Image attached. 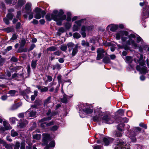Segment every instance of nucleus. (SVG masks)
I'll return each instance as SVG.
<instances>
[{"instance_id":"25","label":"nucleus","mask_w":149,"mask_h":149,"mask_svg":"<svg viewBox=\"0 0 149 149\" xmlns=\"http://www.w3.org/2000/svg\"><path fill=\"white\" fill-rule=\"evenodd\" d=\"M81 45L85 47H89L90 46L89 43L87 41H85L84 40H82L81 42Z\"/></svg>"},{"instance_id":"57","label":"nucleus","mask_w":149,"mask_h":149,"mask_svg":"<svg viewBox=\"0 0 149 149\" xmlns=\"http://www.w3.org/2000/svg\"><path fill=\"white\" fill-rule=\"evenodd\" d=\"M4 127L5 130H8L12 129L11 127L9 124H8L5 126H4Z\"/></svg>"},{"instance_id":"34","label":"nucleus","mask_w":149,"mask_h":149,"mask_svg":"<svg viewBox=\"0 0 149 149\" xmlns=\"http://www.w3.org/2000/svg\"><path fill=\"white\" fill-rule=\"evenodd\" d=\"M37 61V60L33 61H32L31 62V66L32 68L35 69L36 65V63Z\"/></svg>"},{"instance_id":"10","label":"nucleus","mask_w":149,"mask_h":149,"mask_svg":"<svg viewBox=\"0 0 149 149\" xmlns=\"http://www.w3.org/2000/svg\"><path fill=\"white\" fill-rule=\"evenodd\" d=\"M26 2L25 0H18L17 3L15 6V8L17 9H20Z\"/></svg>"},{"instance_id":"21","label":"nucleus","mask_w":149,"mask_h":149,"mask_svg":"<svg viewBox=\"0 0 149 149\" xmlns=\"http://www.w3.org/2000/svg\"><path fill=\"white\" fill-rule=\"evenodd\" d=\"M6 3L10 4L15 5L17 2V0H5Z\"/></svg>"},{"instance_id":"26","label":"nucleus","mask_w":149,"mask_h":149,"mask_svg":"<svg viewBox=\"0 0 149 149\" xmlns=\"http://www.w3.org/2000/svg\"><path fill=\"white\" fill-rule=\"evenodd\" d=\"M51 119V117H45L41 119L40 120H39V122L40 123H44L45 121L49 120Z\"/></svg>"},{"instance_id":"30","label":"nucleus","mask_w":149,"mask_h":149,"mask_svg":"<svg viewBox=\"0 0 149 149\" xmlns=\"http://www.w3.org/2000/svg\"><path fill=\"white\" fill-rule=\"evenodd\" d=\"M101 116H99L98 113V116L93 117V120L95 122L98 121L101 119Z\"/></svg>"},{"instance_id":"41","label":"nucleus","mask_w":149,"mask_h":149,"mask_svg":"<svg viewBox=\"0 0 149 149\" xmlns=\"http://www.w3.org/2000/svg\"><path fill=\"white\" fill-rule=\"evenodd\" d=\"M67 45H63L61 46L60 49L62 51L66 52L67 49Z\"/></svg>"},{"instance_id":"17","label":"nucleus","mask_w":149,"mask_h":149,"mask_svg":"<svg viewBox=\"0 0 149 149\" xmlns=\"http://www.w3.org/2000/svg\"><path fill=\"white\" fill-rule=\"evenodd\" d=\"M51 96H49L44 101V105L45 107H47L48 104L51 102Z\"/></svg>"},{"instance_id":"5","label":"nucleus","mask_w":149,"mask_h":149,"mask_svg":"<svg viewBox=\"0 0 149 149\" xmlns=\"http://www.w3.org/2000/svg\"><path fill=\"white\" fill-rule=\"evenodd\" d=\"M97 56L96 58V59L99 60L102 59L104 56V54L106 55L107 54L104 49L102 48H99L98 49L97 51Z\"/></svg>"},{"instance_id":"53","label":"nucleus","mask_w":149,"mask_h":149,"mask_svg":"<svg viewBox=\"0 0 149 149\" xmlns=\"http://www.w3.org/2000/svg\"><path fill=\"white\" fill-rule=\"evenodd\" d=\"M19 78V74H17L16 73H14L13 74L11 77V80L15 78Z\"/></svg>"},{"instance_id":"1","label":"nucleus","mask_w":149,"mask_h":149,"mask_svg":"<svg viewBox=\"0 0 149 149\" xmlns=\"http://www.w3.org/2000/svg\"><path fill=\"white\" fill-rule=\"evenodd\" d=\"M63 13L64 12L62 10H60L58 13L57 10H54L51 15L50 14H47L46 16V18L48 21H50L52 19H53L57 22L58 25H61L62 21L66 18V15H63Z\"/></svg>"},{"instance_id":"44","label":"nucleus","mask_w":149,"mask_h":149,"mask_svg":"<svg viewBox=\"0 0 149 149\" xmlns=\"http://www.w3.org/2000/svg\"><path fill=\"white\" fill-rule=\"evenodd\" d=\"M73 36L74 38H79L81 37V35L78 33L76 32L73 34Z\"/></svg>"},{"instance_id":"32","label":"nucleus","mask_w":149,"mask_h":149,"mask_svg":"<svg viewBox=\"0 0 149 149\" xmlns=\"http://www.w3.org/2000/svg\"><path fill=\"white\" fill-rule=\"evenodd\" d=\"M118 26L117 25H112L110 28V30L112 31H114L118 29Z\"/></svg>"},{"instance_id":"22","label":"nucleus","mask_w":149,"mask_h":149,"mask_svg":"<svg viewBox=\"0 0 149 149\" xmlns=\"http://www.w3.org/2000/svg\"><path fill=\"white\" fill-rule=\"evenodd\" d=\"M74 44L72 42H69L67 45V47L69 49V51L70 52L74 48Z\"/></svg>"},{"instance_id":"9","label":"nucleus","mask_w":149,"mask_h":149,"mask_svg":"<svg viewBox=\"0 0 149 149\" xmlns=\"http://www.w3.org/2000/svg\"><path fill=\"white\" fill-rule=\"evenodd\" d=\"M128 34V33L127 31H120L116 33V38L117 40H119L120 38H122L123 36H127Z\"/></svg>"},{"instance_id":"29","label":"nucleus","mask_w":149,"mask_h":149,"mask_svg":"<svg viewBox=\"0 0 149 149\" xmlns=\"http://www.w3.org/2000/svg\"><path fill=\"white\" fill-rule=\"evenodd\" d=\"M61 68V65L58 63H56L55 65H54L52 67V69L53 70H54L55 69L60 70Z\"/></svg>"},{"instance_id":"27","label":"nucleus","mask_w":149,"mask_h":149,"mask_svg":"<svg viewBox=\"0 0 149 149\" xmlns=\"http://www.w3.org/2000/svg\"><path fill=\"white\" fill-rule=\"evenodd\" d=\"M5 31L7 33H9L10 32H13L14 31V29L13 26L11 27H8L5 29Z\"/></svg>"},{"instance_id":"42","label":"nucleus","mask_w":149,"mask_h":149,"mask_svg":"<svg viewBox=\"0 0 149 149\" xmlns=\"http://www.w3.org/2000/svg\"><path fill=\"white\" fill-rule=\"evenodd\" d=\"M41 137L40 134H36L33 136V137L34 139H36L37 140H39Z\"/></svg>"},{"instance_id":"8","label":"nucleus","mask_w":149,"mask_h":149,"mask_svg":"<svg viewBox=\"0 0 149 149\" xmlns=\"http://www.w3.org/2000/svg\"><path fill=\"white\" fill-rule=\"evenodd\" d=\"M42 135L43 136V143L42 144V145L45 146L48 144L49 141L51 140V139L50 136V135L48 134H43Z\"/></svg>"},{"instance_id":"4","label":"nucleus","mask_w":149,"mask_h":149,"mask_svg":"<svg viewBox=\"0 0 149 149\" xmlns=\"http://www.w3.org/2000/svg\"><path fill=\"white\" fill-rule=\"evenodd\" d=\"M34 11L36 13V15L35 16V18L37 19H40L41 17H43L46 14V13L44 10L38 7L36 8Z\"/></svg>"},{"instance_id":"40","label":"nucleus","mask_w":149,"mask_h":149,"mask_svg":"<svg viewBox=\"0 0 149 149\" xmlns=\"http://www.w3.org/2000/svg\"><path fill=\"white\" fill-rule=\"evenodd\" d=\"M48 87L42 86L41 89V92L42 93L46 92L48 90Z\"/></svg>"},{"instance_id":"59","label":"nucleus","mask_w":149,"mask_h":149,"mask_svg":"<svg viewBox=\"0 0 149 149\" xmlns=\"http://www.w3.org/2000/svg\"><path fill=\"white\" fill-rule=\"evenodd\" d=\"M115 135L117 137H120L122 136V134L119 131H117L116 132Z\"/></svg>"},{"instance_id":"15","label":"nucleus","mask_w":149,"mask_h":149,"mask_svg":"<svg viewBox=\"0 0 149 149\" xmlns=\"http://www.w3.org/2000/svg\"><path fill=\"white\" fill-rule=\"evenodd\" d=\"M83 110L84 112L88 114L91 113L93 111V107L92 106L89 108L88 107L87 108L83 109Z\"/></svg>"},{"instance_id":"24","label":"nucleus","mask_w":149,"mask_h":149,"mask_svg":"<svg viewBox=\"0 0 149 149\" xmlns=\"http://www.w3.org/2000/svg\"><path fill=\"white\" fill-rule=\"evenodd\" d=\"M103 61L105 63H110L111 62L110 59L108 56H105L103 59Z\"/></svg>"},{"instance_id":"51","label":"nucleus","mask_w":149,"mask_h":149,"mask_svg":"<svg viewBox=\"0 0 149 149\" xmlns=\"http://www.w3.org/2000/svg\"><path fill=\"white\" fill-rule=\"evenodd\" d=\"M54 55H55L56 56H59L61 54V52L59 50L55 52H54L52 53Z\"/></svg>"},{"instance_id":"55","label":"nucleus","mask_w":149,"mask_h":149,"mask_svg":"<svg viewBox=\"0 0 149 149\" xmlns=\"http://www.w3.org/2000/svg\"><path fill=\"white\" fill-rule=\"evenodd\" d=\"M3 20L5 24L7 25H8L10 23L9 19L6 17L3 18Z\"/></svg>"},{"instance_id":"45","label":"nucleus","mask_w":149,"mask_h":149,"mask_svg":"<svg viewBox=\"0 0 149 149\" xmlns=\"http://www.w3.org/2000/svg\"><path fill=\"white\" fill-rule=\"evenodd\" d=\"M18 35L15 33L13 34V35L12 37L10 38V40L12 41L16 40L17 38Z\"/></svg>"},{"instance_id":"49","label":"nucleus","mask_w":149,"mask_h":149,"mask_svg":"<svg viewBox=\"0 0 149 149\" xmlns=\"http://www.w3.org/2000/svg\"><path fill=\"white\" fill-rule=\"evenodd\" d=\"M5 147L8 149H12L11 145L6 143V142H4L3 143Z\"/></svg>"},{"instance_id":"54","label":"nucleus","mask_w":149,"mask_h":149,"mask_svg":"<svg viewBox=\"0 0 149 149\" xmlns=\"http://www.w3.org/2000/svg\"><path fill=\"white\" fill-rule=\"evenodd\" d=\"M16 119L15 118L12 117L10 118L9 120L12 123L14 124L15 123Z\"/></svg>"},{"instance_id":"35","label":"nucleus","mask_w":149,"mask_h":149,"mask_svg":"<svg viewBox=\"0 0 149 149\" xmlns=\"http://www.w3.org/2000/svg\"><path fill=\"white\" fill-rule=\"evenodd\" d=\"M23 95L24 98L26 100L29 101V97L26 94V91H24Z\"/></svg>"},{"instance_id":"39","label":"nucleus","mask_w":149,"mask_h":149,"mask_svg":"<svg viewBox=\"0 0 149 149\" xmlns=\"http://www.w3.org/2000/svg\"><path fill=\"white\" fill-rule=\"evenodd\" d=\"M21 24L20 22H18L16 25L15 29L17 30V31L20 32L18 30L20 29Z\"/></svg>"},{"instance_id":"43","label":"nucleus","mask_w":149,"mask_h":149,"mask_svg":"<svg viewBox=\"0 0 149 149\" xmlns=\"http://www.w3.org/2000/svg\"><path fill=\"white\" fill-rule=\"evenodd\" d=\"M11 76L10 73L9 71L7 72L6 74V78H7V79H6L9 80H11Z\"/></svg>"},{"instance_id":"14","label":"nucleus","mask_w":149,"mask_h":149,"mask_svg":"<svg viewBox=\"0 0 149 149\" xmlns=\"http://www.w3.org/2000/svg\"><path fill=\"white\" fill-rule=\"evenodd\" d=\"M70 97V96H67L65 93H64L61 99V101L63 103H66L68 102V100Z\"/></svg>"},{"instance_id":"61","label":"nucleus","mask_w":149,"mask_h":149,"mask_svg":"<svg viewBox=\"0 0 149 149\" xmlns=\"http://www.w3.org/2000/svg\"><path fill=\"white\" fill-rule=\"evenodd\" d=\"M25 115L26 116L27 118H28L30 117V113L29 110L26 111L25 113Z\"/></svg>"},{"instance_id":"48","label":"nucleus","mask_w":149,"mask_h":149,"mask_svg":"<svg viewBox=\"0 0 149 149\" xmlns=\"http://www.w3.org/2000/svg\"><path fill=\"white\" fill-rule=\"evenodd\" d=\"M78 26L76 25H74L73 27V30L74 31H77L79 29Z\"/></svg>"},{"instance_id":"6","label":"nucleus","mask_w":149,"mask_h":149,"mask_svg":"<svg viewBox=\"0 0 149 149\" xmlns=\"http://www.w3.org/2000/svg\"><path fill=\"white\" fill-rule=\"evenodd\" d=\"M135 36L133 34H131L128 36L129 40L126 42V44L128 45H132V46L134 47L135 48L137 47V44L135 42V41L133 40L132 38H135Z\"/></svg>"},{"instance_id":"28","label":"nucleus","mask_w":149,"mask_h":149,"mask_svg":"<svg viewBox=\"0 0 149 149\" xmlns=\"http://www.w3.org/2000/svg\"><path fill=\"white\" fill-rule=\"evenodd\" d=\"M57 50V48L54 46H52L49 47L47 49V50L50 52L54 51Z\"/></svg>"},{"instance_id":"56","label":"nucleus","mask_w":149,"mask_h":149,"mask_svg":"<svg viewBox=\"0 0 149 149\" xmlns=\"http://www.w3.org/2000/svg\"><path fill=\"white\" fill-rule=\"evenodd\" d=\"M58 128V127L56 125H54L51 128L50 130L52 131H54L56 130Z\"/></svg>"},{"instance_id":"23","label":"nucleus","mask_w":149,"mask_h":149,"mask_svg":"<svg viewBox=\"0 0 149 149\" xmlns=\"http://www.w3.org/2000/svg\"><path fill=\"white\" fill-rule=\"evenodd\" d=\"M26 41L24 38H22L20 42H19L20 46L19 48L23 47L26 44Z\"/></svg>"},{"instance_id":"11","label":"nucleus","mask_w":149,"mask_h":149,"mask_svg":"<svg viewBox=\"0 0 149 149\" xmlns=\"http://www.w3.org/2000/svg\"><path fill=\"white\" fill-rule=\"evenodd\" d=\"M136 69L142 73H146L148 72L147 68L146 67H143L141 68L139 65H137L136 67Z\"/></svg>"},{"instance_id":"38","label":"nucleus","mask_w":149,"mask_h":149,"mask_svg":"<svg viewBox=\"0 0 149 149\" xmlns=\"http://www.w3.org/2000/svg\"><path fill=\"white\" fill-rule=\"evenodd\" d=\"M124 126V124L123 123L119 124L118 126V130L120 131H123V129L122 128Z\"/></svg>"},{"instance_id":"19","label":"nucleus","mask_w":149,"mask_h":149,"mask_svg":"<svg viewBox=\"0 0 149 149\" xmlns=\"http://www.w3.org/2000/svg\"><path fill=\"white\" fill-rule=\"evenodd\" d=\"M28 123V122L26 120H24L19 123V125L18 127L20 128H23L26 126V125Z\"/></svg>"},{"instance_id":"7","label":"nucleus","mask_w":149,"mask_h":149,"mask_svg":"<svg viewBox=\"0 0 149 149\" xmlns=\"http://www.w3.org/2000/svg\"><path fill=\"white\" fill-rule=\"evenodd\" d=\"M115 149H130V146L124 142H120L116 146Z\"/></svg>"},{"instance_id":"20","label":"nucleus","mask_w":149,"mask_h":149,"mask_svg":"<svg viewBox=\"0 0 149 149\" xmlns=\"http://www.w3.org/2000/svg\"><path fill=\"white\" fill-rule=\"evenodd\" d=\"M78 46L77 45H76L74 48L72 49V51L71 55L72 56H74L77 52Z\"/></svg>"},{"instance_id":"33","label":"nucleus","mask_w":149,"mask_h":149,"mask_svg":"<svg viewBox=\"0 0 149 149\" xmlns=\"http://www.w3.org/2000/svg\"><path fill=\"white\" fill-rule=\"evenodd\" d=\"M14 16L13 13H8L6 15V17L9 20H12Z\"/></svg>"},{"instance_id":"52","label":"nucleus","mask_w":149,"mask_h":149,"mask_svg":"<svg viewBox=\"0 0 149 149\" xmlns=\"http://www.w3.org/2000/svg\"><path fill=\"white\" fill-rule=\"evenodd\" d=\"M27 51V49L25 48L24 49H22V48H19L18 50V52L21 53L22 52H26Z\"/></svg>"},{"instance_id":"47","label":"nucleus","mask_w":149,"mask_h":149,"mask_svg":"<svg viewBox=\"0 0 149 149\" xmlns=\"http://www.w3.org/2000/svg\"><path fill=\"white\" fill-rule=\"evenodd\" d=\"M117 113L119 115L122 116L124 115V111L122 109H120L117 111Z\"/></svg>"},{"instance_id":"12","label":"nucleus","mask_w":149,"mask_h":149,"mask_svg":"<svg viewBox=\"0 0 149 149\" xmlns=\"http://www.w3.org/2000/svg\"><path fill=\"white\" fill-rule=\"evenodd\" d=\"M31 4L29 3H27L25 5V9L26 11V13L29 14L30 13V12L32 10L31 9Z\"/></svg>"},{"instance_id":"58","label":"nucleus","mask_w":149,"mask_h":149,"mask_svg":"<svg viewBox=\"0 0 149 149\" xmlns=\"http://www.w3.org/2000/svg\"><path fill=\"white\" fill-rule=\"evenodd\" d=\"M20 146V143L17 142L15 146L14 149H19Z\"/></svg>"},{"instance_id":"2","label":"nucleus","mask_w":149,"mask_h":149,"mask_svg":"<svg viewBox=\"0 0 149 149\" xmlns=\"http://www.w3.org/2000/svg\"><path fill=\"white\" fill-rule=\"evenodd\" d=\"M99 115L100 116H101V117L103 116L102 117V122L107 124H111L113 123V118L110 114L106 113H102V112L100 111L99 112Z\"/></svg>"},{"instance_id":"3","label":"nucleus","mask_w":149,"mask_h":149,"mask_svg":"<svg viewBox=\"0 0 149 149\" xmlns=\"http://www.w3.org/2000/svg\"><path fill=\"white\" fill-rule=\"evenodd\" d=\"M141 128L138 127H134L130 133L129 137L132 142H134L136 141L135 136L136 134L139 133L141 131Z\"/></svg>"},{"instance_id":"13","label":"nucleus","mask_w":149,"mask_h":149,"mask_svg":"<svg viewBox=\"0 0 149 149\" xmlns=\"http://www.w3.org/2000/svg\"><path fill=\"white\" fill-rule=\"evenodd\" d=\"M112 139L109 137H105L103 139V144L107 146L109 144Z\"/></svg>"},{"instance_id":"64","label":"nucleus","mask_w":149,"mask_h":149,"mask_svg":"<svg viewBox=\"0 0 149 149\" xmlns=\"http://www.w3.org/2000/svg\"><path fill=\"white\" fill-rule=\"evenodd\" d=\"M54 121H52L49 123L46 124V125L47 127L49 126H50L51 125H54Z\"/></svg>"},{"instance_id":"60","label":"nucleus","mask_w":149,"mask_h":149,"mask_svg":"<svg viewBox=\"0 0 149 149\" xmlns=\"http://www.w3.org/2000/svg\"><path fill=\"white\" fill-rule=\"evenodd\" d=\"M36 47V45L34 44H32L30 48H29V49H28V51L29 52L30 51H31L32 50V49H33V48Z\"/></svg>"},{"instance_id":"63","label":"nucleus","mask_w":149,"mask_h":149,"mask_svg":"<svg viewBox=\"0 0 149 149\" xmlns=\"http://www.w3.org/2000/svg\"><path fill=\"white\" fill-rule=\"evenodd\" d=\"M29 14V19L30 20L33 17V13L32 12H30V13Z\"/></svg>"},{"instance_id":"37","label":"nucleus","mask_w":149,"mask_h":149,"mask_svg":"<svg viewBox=\"0 0 149 149\" xmlns=\"http://www.w3.org/2000/svg\"><path fill=\"white\" fill-rule=\"evenodd\" d=\"M119 119L120 120V122L122 123H127L128 121V120L127 118H119Z\"/></svg>"},{"instance_id":"18","label":"nucleus","mask_w":149,"mask_h":149,"mask_svg":"<svg viewBox=\"0 0 149 149\" xmlns=\"http://www.w3.org/2000/svg\"><path fill=\"white\" fill-rule=\"evenodd\" d=\"M139 59H137V61L139 63V65L141 66H143L145 65V63L144 61L142 60L143 58V56L141 54H139Z\"/></svg>"},{"instance_id":"31","label":"nucleus","mask_w":149,"mask_h":149,"mask_svg":"<svg viewBox=\"0 0 149 149\" xmlns=\"http://www.w3.org/2000/svg\"><path fill=\"white\" fill-rule=\"evenodd\" d=\"M132 61V58L130 56H127L126 57V61L128 63H131Z\"/></svg>"},{"instance_id":"50","label":"nucleus","mask_w":149,"mask_h":149,"mask_svg":"<svg viewBox=\"0 0 149 149\" xmlns=\"http://www.w3.org/2000/svg\"><path fill=\"white\" fill-rule=\"evenodd\" d=\"M84 19H81L80 20H79V21H75V23L78 26H81V23L82 22V21L84 20Z\"/></svg>"},{"instance_id":"36","label":"nucleus","mask_w":149,"mask_h":149,"mask_svg":"<svg viewBox=\"0 0 149 149\" xmlns=\"http://www.w3.org/2000/svg\"><path fill=\"white\" fill-rule=\"evenodd\" d=\"M17 91L15 90H11L9 91L8 94H10L11 96H14Z\"/></svg>"},{"instance_id":"46","label":"nucleus","mask_w":149,"mask_h":149,"mask_svg":"<svg viewBox=\"0 0 149 149\" xmlns=\"http://www.w3.org/2000/svg\"><path fill=\"white\" fill-rule=\"evenodd\" d=\"M11 135L12 136L14 137L18 135V133L14 130L11 131Z\"/></svg>"},{"instance_id":"16","label":"nucleus","mask_w":149,"mask_h":149,"mask_svg":"<svg viewBox=\"0 0 149 149\" xmlns=\"http://www.w3.org/2000/svg\"><path fill=\"white\" fill-rule=\"evenodd\" d=\"M55 143L54 141H51L49 143V144L46 145V146L45 147L44 149H49L50 147H54L55 146Z\"/></svg>"},{"instance_id":"62","label":"nucleus","mask_w":149,"mask_h":149,"mask_svg":"<svg viewBox=\"0 0 149 149\" xmlns=\"http://www.w3.org/2000/svg\"><path fill=\"white\" fill-rule=\"evenodd\" d=\"M6 75L4 74H0V79H7V78H6Z\"/></svg>"}]
</instances>
